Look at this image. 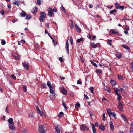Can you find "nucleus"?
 Listing matches in <instances>:
<instances>
[{
    "label": "nucleus",
    "mask_w": 133,
    "mask_h": 133,
    "mask_svg": "<svg viewBox=\"0 0 133 133\" xmlns=\"http://www.w3.org/2000/svg\"><path fill=\"white\" fill-rule=\"evenodd\" d=\"M40 14L41 15L39 17V19L41 22H44V20L46 17V14L44 12H41Z\"/></svg>",
    "instance_id": "f257e3e1"
},
{
    "label": "nucleus",
    "mask_w": 133,
    "mask_h": 133,
    "mask_svg": "<svg viewBox=\"0 0 133 133\" xmlns=\"http://www.w3.org/2000/svg\"><path fill=\"white\" fill-rule=\"evenodd\" d=\"M38 131L40 133H45L44 125H40L38 127Z\"/></svg>",
    "instance_id": "f03ea898"
},
{
    "label": "nucleus",
    "mask_w": 133,
    "mask_h": 133,
    "mask_svg": "<svg viewBox=\"0 0 133 133\" xmlns=\"http://www.w3.org/2000/svg\"><path fill=\"white\" fill-rule=\"evenodd\" d=\"M115 5L117 9H120L121 10H122L124 9V6L121 5L117 2L115 3Z\"/></svg>",
    "instance_id": "7ed1b4c3"
},
{
    "label": "nucleus",
    "mask_w": 133,
    "mask_h": 133,
    "mask_svg": "<svg viewBox=\"0 0 133 133\" xmlns=\"http://www.w3.org/2000/svg\"><path fill=\"white\" fill-rule=\"evenodd\" d=\"M48 15L49 16L51 17L54 13L52 11V9L50 7L48 8Z\"/></svg>",
    "instance_id": "20e7f679"
},
{
    "label": "nucleus",
    "mask_w": 133,
    "mask_h": 133,
    "mask_svg": "<svg viewBox=\"0 0 133 133\" xmlns=\"http://www.w3.org/2000/svg\"><path fill=\"white\" fill-rule=\"evenodd\" d=\"M69 39H68L66 43L65 48L66 50V52L68 55L69 54V44L68 43Z\"/></svg>",
    "instance_id": "39448f33"
},
{
    "label": "nucleus",
    "mask_w": 133,
    "mask_h": 133,
    "mask_svg": "<svg viewBox=\"0 0 133 133\" xmlns=\"http://www.w3.org/2000/svg\"><path fill=\"white\" fill-rule=\"evenodd\" d=\"M22 64L23 66L26 70H28L29 69V64L27 62H23Z\"/></svg>",
    "instance_id": "423d86ee"
},
{
    "label": "nucleus",
    "mask_w": 133,
    "mask_h": 133,
    "mask_svg": "<svg viewBox=\"0 0 133 133\" xmlns=\"http://www.w3.org/2000/svg\"><path fill=\"white\" fill-rule=\"evenodd\" d=\"M80 129L82 130H89V127L84 125H81Z\"/></svg>",
    "instance_id": "0eeeda50"
},
{
    "label": "nucleus",
    "mask_w": 133,
    "mask_h": 133,
    "mask_svg": "<svg viewBox=\"0 0 133 133\" xmlns=\"http://www.w3.org/2000/svg\"><path fill=\"white\" fill-rule=\"evenodd\" d=\"M118 109L121 111H123V105L121 103L119 102L118 103Z\"/></svg>",
    "instance_id": "6e6552de"
},
{
    "label": "nucleus",
    "mask_w": 133,
    "mask_h": 133,
    "mask_svg": "<svg viewBox=\"0 0 133 133\" xmlns=\"http://www.w3.org/2000/svg\"><path fill=\"white\" fill-rule=\"evenodd\" d=\"M53 87H51L49 88L50 91V93L51 94H52L54 96H55L56 95V94L54 92V90H53L52 89L53 88Z\"/></svg>",
    "instance_id": "1a4fd4ad"
},
{
    "label": "nucleus",
    "mask_w": 133,
    "mask_h": 133,
    "mask_svg": "<svg viewBox=\"0 0 133 133\" xmlns=\"http://www.w3.org/2000/svg\"><path fill=\"white\" fill-rule=\"evenodd\" d=\"M75 26L77 31L78 32H81V29L79 27V26L77 24H76L75 25Z\"/></svg>",
    "instance_id": "9d476101"
},
{
    "label": "nucleus",
    "mask_w": 133,
    "mask_h": 133,
    "mask_svg": "<svg viewBox=\"0 0 133 133\" xmlns=\"http://www.w3.org/2000/svg\"><path fill=\"white\" fill-rule=\"evenodd\" d=\"M98 127L99 129H101L103 131H104L105 130V127L103 124H101L99 125Z\"/></svg>",
    "instance_id": "9b49d317"
},
{
    "label": "nucleus",
    "mask_w": 133,
    "mask_h": 133,
    "mask_svg": "<svg viewBox=\"0 0 133 133\" xmlns=\"http://www.w3.org/2000/svg\"><path fill=\"white\" fill-rule=\"evenodd\" d=\"M115 55L117 58L118 59L121 58L122 55L121 53L118 52H116Z\"/></svg>",
    "instance_id": "f8f14e48"
},
{
    "label": "nucleus",
    "mask_w": 133,
    "mask_h": 133,
    "mask_svg": "<svg viewBox=\"0 0 133 133\" xmlns=\"http://www.w3.org/2000/svg\"><path fill=\"white\" fill-rule=\"evenodd\" d=\"M9 127L10 129L12 130H14L15 128V125L14 124H9Z\"/></svg>",
    "instance_id": "ddd939ff"
},
{
    "label": "nucleus",
    "mask_w": 133,
    "mask_h": 133,
    "mask_svg": "<svg viewBox=\"0 0 133 133\" xmlns=\"http://www.w3.org/2000/svg\"><path fill=\"white\" fill-rule=\"evenodd\" d=\"M107 113L108 114L110 117L111 115L112 112H111V109H107Z\"/></svg>",
    "instance_id": "4468645a"
},
{
    "label": "nucleus",
    "mask_w": 133,
    "mask_h": 133,
    "mask_svg": "<svg viewBox=\"0 0 133 133\" xmlns=\"http://www.w3.org/2000/svg\"><path fill=\"white\" fill-rule=\"evenodd\" d=\"M90 44L92 48H95L97 47V45L96 44H95L93 42H91Z\"/></svg>",
    "instance_id": "2eb2a0df"
},
{
    "label": "nucleus",
    "mask_w": 133,
    "mask_h": 133,
    "mask_svg": "<svg viewBox=\"0 0 133 133\" xmlns=\"http://www.w3.org/2000/svg\"><path fill=\"white\" fill-rule=\"evenodd\" d=\"M58 125H56L55 126V129L56 130V132L57 133H60V130L58 128Z\"/></svg>",
    "instance_id": "dca6fc26"
},
{
    "label": "nucleus",
    "mask_w": 133,
    "mask_h": 133,
    "mask_svg": "<svg viewBox=\"0 0 133 133\" xmlns=\"http://www.w3.org/2000/svg\"><path fill=\"white\" fill-rule=\"evenodd\" d=\"M110 83L112 86L115 85L117 84V82L114 80L112 79L111 80Z\"/></svg>",
    "instance_id": "f3484780"
},
{
    "label": "nucleus",
    "mask_w": 133,
    "mask_h": 133,
    "mask_svg": "<svg viewBox=\"0 0 133 133\" xmlns=\"http://www.w3.org/2000/svg\"><path fill=\"white\" fill-rule=\"evenodd\" d=\"M109 124L110 126L111 129L112 131H113L114 130V126L113 125V123L111 121L109 122Z\"/></svg>",
    "instance_id": "a211bd4d"
},
{
    "label": "nucleus",
    "mask_w": 133,
    "mask_h": 133,
    "mask_svg": "<svg viewBox=\"0 0 133 133\" xmlns=\"http://www.w3.org/2000/svg\"><path fill=\"white\" fill-rule=\"evenodd\" d=\"M26 12L23 11H22L21 14V16L22 17H24L26 16Z\"/></svg>",
    "instance_id": "6ab92c4d"
},
{
    "label": "nucleus",
    "mask_w": 133,
    "mask_h": 133,
    "mask_svg": "<svg viewBox=\"0 0 133 133\" xmlns=\"http://www.w3.org/2000/svg\"><path fill=\"white\" fill-rule=\"evenodd\" d=\"M8 122L10 124H14L13 119L12 118H10L8 119Z\"/></svg>",
    "instance_id": "aec40b11"
},
{
    "label": "nucleus",
    "mask_w": 133,
    "mask_h": 133,
    "mask_svg": "<svg viewBox=\"0 0 133 133\" xmlns=\"http://www.w3.org/2000/svg\"><path fill=\"white\" fill-rule=\"evenodd\" d=\"M34 11L32 12L33 14H34L36 13L38 11V8L36 6H35L34 8Z\"/></svg>",
    "instance_id": "412c9836"
},
{
    "label": "nucleus",
    "mask_w": 133,
    "mask_h": 133,
    "mask_svg": "<svg viewBox=\"0 0 133 133\" xmlns=\"http://www.w3.org/2000/svg\"><path fill=\"white\" fill-rule=\"evenodd\" d=\"M47 85L49 88L52 87H54V86L52 84L51 85V84L50 82L49 81H47Z\"/></svg>",
    "instance_id": "4be33fe9"
},
{
    "label": "nucleus",
    "mask_w": 133,
    "mask_h": 133,
    "mask_svg": "<svg viewBox=\"0 0 133 133\" xmlns=\"http://www.w3.org/2000/svg\"><path fill=\"white\" fill-rule=\"evenodd\" d=\"M110 31L111 33L114 34H117L118 33V31H116L114 29L111 30Z\"/></svg>",
    "instance_id": "5701e85b"
},
{
    "label": "nucleus",
    "mask_w": 133,
    "mask_h": 133,
    "mask_svg": "<svg viewBox=\"0 0 133 133\" xmlns=\"http://www.w3.org/2000/svg\"><path fill=\"white\" fill-rule=\"evenodd\" d=\"M92 131L93 133H96L95 127L93 124H92Z\"/></svg>",
    "instance_id": "b1692460"
},
{
    "label": "nucleus",
    "mask_w": 133,
    "mask_h": 133,
    "mask_svg": "<svg viewBox=\"0 0 133 133\" xmlns=\"http://www.w3.org/2000/svg\"><path fill=\"white\" fill-rule=\"evenodd\" d=\"M61 91L62 92V93L64 95H66L67 94V91L65 89H62L61 90Z\"/></svg>",
    "instance_id": "393cba45"
},
{
    "label": "nucleus",
    "mask_w": 133,
    "mask_h": 133,
    "mask_svg": "<svg viewBox=\"0 0 133 133\" xmlns=\"http://www.w3.org/2000/svg\"><path fill=\"white\" fill-rule=\"evenodd\" d=\"M64 114V113L62 112H60L59 114L57 116L59 118H60L62 117L63 115Z\"/></svg>",
    "instance_id": "a878e982"
},
{
    "label": "nucleus",
    "mask_w": 133,
    "mask_h": 133,
    "mask_svg": "<svg viewBox=\"0 0 133 133\" xmlns=\"http://www.w3.org/2000/svg\"><path fill=\"white\" fill-rule=\"evenodd\" d=\"M122 47L128 50L130 49L129 47L128 46L126 45H122Z\"/></svg>",
    "instance_id": "bb28decb"
},
{
    "label": "nucleus",
    "mask_w": 133,
    "mask_h": 133,
    "mask_svg": "<svg viewBox=\"0 0 133 133\" xmlns=\"http://www.w3.org/2000/svg\"><path fill=\"white\" fill-rule=\"evenodd\" d=\"M121 116L124 121L125 122L127 121V119L124 115L122 114L121 115Z\"/></svg>",
    "instance_id": "cd10ccee"
},
{
    "label": "nucleus",
    "mask_w": 133,
    "mask_h": 133,
    "mask_svg": "<svg viewBox=\"0 0 133 133\" xmlns=\"http://www.w3.org/2000/svg\"><path fill=\"white\" fill-rule=\"evenodd\" d=\"M104 89V90H105V91H108L109 93H110V89L108 87H106V88H105Z\"/></svg>",
    "instance_id": "c85d7f7f"
},
{
    "label": "nucleus",
    "mask_w": 133,
    "mask_h": 133,
    "mask_svg": "<svg viewBox=\"0 0 133 133\" xmlns=\"http://www.w3.org/2000/svg\"><path fill=\"white\" fill-rule=\"evenodd\" d=\"M116 95H117L118 97L117 99L119 101H120L121 100V97H122L121 95L120 94H119Z\"/></svg>",
    "instance_id": "c756f323"
},
{
    "label": "nucleus",
    "mask_w": 133,
    "mask_h": 133,
    "mask_svg": "<svg viewBox=\"0 0 133 133\" xmlns=\"http://www.w3.org/2000/svg\"><path fill=\"white\" fill-rule=\"evenodd\" d=\"M62 105L64 107L65 109H67V107L66 106L65 103V102H64L63 101H62Z\"/></svg>",
    "instance_id": "7c9ffc66"
},
{
    "label": "nucleus",
    "mask_w": 133,
    "mask_h": 133,
    "mask_svg": "<svg viewBox=\"0 0 133 133\" xmlns=\"http://www.w3.org/2000/svg\"><path fill=\"white\" fill-rule=\"evenodd\" d=\"M26 18H25V19H30L32 17L30 15H26Z\"/></svg>",
    "instance_id": "2f4dec72"
},
{
    "label": "nucleus",
    "mask_w": 133,
    "mask_h": 133,
    "mask_svg": "<svg viewBox=\"0 0 133 133\" xmlns=\"http://www.w3.org/2000/svg\"><path fill=\"white\" fill-rule=\"evenodd\" d=\"M83 38L81 37L80 39H77V43H79L80 42H81L83 41Z\"/></svg>",
    "instance_id": "473e14b6"
},
{
    "label": "nucleus",
    "mask_w": 133,
    "mask_h": 133,
    "mask_svg": "<svg viewBox=\"0 0 133 133\" xmlns=\"http://www.w3.org/2000/svg\"><path fill=\"white\" fill-rule=\"evenodd\" d=\"M114 89L115 90V95H116L118 94V93L119 90V89L117 88H116L115 89L114 88Z\"/></svg>",
    "instance_id": "72a5a7b5"
},
{
    "label": "nucleus",
    "mask_w": 133,
    "mask_h": 133,
    "mask_svg": "<svg viewBox=\"0 0 133 133\" xmlns=\"http://www.w3.org/2000/svg\"><path fill=\"white\" fill-rule=\"evenodd\" d=\"M117 11V10L115 9L111 11L110 12V14H112L114 12H116Z\"/></svg>",
    "instance_id": "f704fd0d"
},
{
    "label": "nucleus",
    "mask_w": 133,
    "mask_h": 133,
    "mask_svg": "<svg viewBox=\"0 0 133 133\" xmlns=\"http://www.w3.org/2000/svg\"><path fill=\"white\" fill-rule=\"evenodd\" d=\"M118 78L119 80H122L123 79L122 76L121 75H118Z\"/></svg>",
    "instance_id": "c9c22d12"
},
{
    "label": "nucleus",
    "mask_w": 133,
    "mask_h": 133,
    "mask_svg": "<svg viewBox=\"0 0 133 133\" xmlns=\"http://www.w3.org/2000/svg\"><path fill=\"white\" fill-rule=\"evenodd\" d=\"M69 39L71 44V45H72L73 44V41L72 37L71 36H70V37Z\"/></svg>",
    "instance_id": "e433bc0d"
},
{
    "label": "nucleus",
    "mask_w": 133,
    "mask_h": 133,
    "mask_svg": "<svg viewBox=\"0 0 133 133\" xmlns=\"http://www.w3.org/2000/svg\"><path fill=\"white\" fill-rule=\"evenodd\" d=\"M112 116L114 117L115 119H116V114L114 113V112H112Z\"/></svg>",
    "instance_id": "4c0bfd02"
},
{
    "label": "nucleus",
    "mask_w": 133,
    "mask_h": 133,
    "mask_svg": "<svg viewBox=\"0 0 133 133\" xmlns=\"http://www.w3.org/2000/svg\"><path fill=\"white\" fill-rule=\"evenodd\" d=\"M29 117L31 118L34 117L33 113H30L29 114Z\"/></svg>",
    "instance_id": "58836bf2"
},
{
    "label": "nucleus",
    "mask_w": 133,
    "mask_h": 133,
    "mask_svg": "<svg viewBox=\"0 0 133 133\" xmlns=\"http://www.w3.org/2000/svg\"><path fill=\"white\" fill-rule=\"evenodd\" d=\"M96 71L97 73H98L100 74L102 73V71L101 70L96 69Z\"/></svg>",
    "instance_id": "ea45409f"
},
{
    "label": "nucleus",
    "mask_w": 133,
    "mask_h": 133,
    "mask_svg": "<svg viewBox=\"0 0 133 133\" xmlns=\"http://www.w3.org/2000/svg\"><path fill=\"white\" fill-rule=\"evenodd\" d=\"M13 4H14L17 5L18 6H19L20 4V3H19V2L18 1H15V2H14Z\"/></svg>",
    "instance_id": "a19ab883"
},
{
    "label": "nucleus",
    "mask_w": 133,
    "mask_h": 133,
    "mask_svg": "<svg viewBox=\"0 0 133 133\" xmlns=\"http://www.w3.org/2000/svg\"><path fill=\"white\" fill-rule=\"evenodd\" d=\"M23 91L24 92H25L26 91V89H27V87L24 86L23 85Z\"/></svg>",
    "instance_id": "79ce46f5"
},
{
    "label": "nucleus",
    "mask_w": 133,
    "mask_h": 133,
    "mask_svg": "<svg viewBox=\"0 0 133 133\" xmlns=\"http://www.w3.org/2000/svg\"><path fill=\"white\" fill-rule=\"evenodd\" d=\"M125 29L127 31H128L129 29V28L128 25H125Z\"/></svg>",
    "instance_id": "37998d69"
},
{
    "label": "nucleus",
    "mask_w": 133,
    "mask_h": 133,
    "mask_svg": "<svg viewBox=\"0 0 133 133\" xmlns=\"http://www.w3.org/2000/svg\"><path fill=\"white\" fill-rule=\"evenodd\" d=\"M11 77H12V78L13 79L15 80H16V77L13 74L11 75Z\"/></svg>",
    "instance_id": "c03bdc74"
},
{
    "label": "nucleus",
    "mask_w": 133,
    "mask_h": 133,
    "mask_svg": "<svg viewBox=\"0 0 133 133\" xmlns=\"http://www.w3.org/2000/svg\"><path fill=\"white\" fill-rule=\"evenodd\" d=\"M90 90L91 92L93 93H94L93 91L94 90V88L93 87H91L90 88Z\"/></svg>",
    "instance_id": "a18cd8bd"
},
{
    "label": "nucleus",
    "mask_w": 133,
    "mask_h": 133,
    "mask_svg": "<svg viewBox=\"0 0 133 133\" xmlns=\"http://www.w3.org/2000/svg\"><path fill=\"white\" fill-rule=\"evenodd\" d=\"M37 111L38 113L39 114L41 115H42L41 111H40L39 109L38 110H37Z\"/></svg>",
    "instance_id": "49530a36"
},
{
    "label": "nucleus",
    "mask_w": 133,
    "mask_h": 133,
    "mask_svg": "<svg viewBox=\"0 0 133 133\" xmlns=\"http://www.w3.org/2000/svg\"><path fill=\"white\" fill-rule=\"evenodd\" d=\"M6 43V42L5 40H2L1 41V44L2 45H4Z\"/></svg>",
    "instance_id": "de8ad7c7"
},
{
    "label": "nucleus",
    "mask_w": 133,
    "mask_h": 133,
    "mask_svg": "<svg viewBox=\"0 0 133 133\" xmlns=\"http://www.w3.org/2000/svg\"><path fill=\"white\" fill-rule=\"evenodd\" d=\"M28 131V130L26 129H24L23 130V131L24 133H26Z\"/></svg>",
    "instance_id": "09e8293b"
},
{
    "label": "nucleus",
    "mask_w": 133,
    "mask_h": 133,
    "mask_svg": "<svg viewBox=\"0 0 133 133\" xmlns=\"http://www.w3.org/2000/svg\"><path fill=\"white\" fill-rule=\"evenodd\" d=\"M0 13L2 15H3L4 14V11L3 10H1L0 11Z\"/></svg>",
    "instance_id": "8fccbe9b"
},
{
    "label": "nucleus",
    "mask_w": 133,
    "mask_h": 133,
    "mask_svg": "<svg viewBox=\"0 0 133 133\" xmlns=\"http://www.w3.org/2000/svg\"><path fill=\"white\" fill-rule=\"evenodd\" d=\"M42 85L43 87L44 88H46V85L44 83H43L42 84Z\"/></svg>",
    "instance_id": "3c124183"
},
{
    "label": "nucleus",
    "mask_w": 133,
    "mask_h": 133,
    "mask_svg": "<svg viewBox=\"0 0 133 133\" xmlns=\"http://www.w3.org/2000/svg\"><path fill=\"white\" fill-rule=\"evenodd\" d=\"M37 3L38 5H40L41 3V2L40 0H37Z\"/></svg>",
    "instance_id": "603ef678"
},
{
    "label": "nucleus",
    "mask_w": 133,
    "mask_h": 133,
    "mask_svg": "<svg viewBox=\"0 0 133 133\" xmlns=\"http://www.w3.org/2000/svg\"><path fill=\"white\" fill-rule=\"evenodd\" d=\"M87 37L90 39L91 38V36L90 34H88L87 36Z\"/></svg>",
    "instance_id": "864d4df0"
},
{
    "label": "nucleus",
    "mask_w": 133,
    "mask_h": 133,
    "mask_svg": "<svg viewBox=\"0 0 133 133\" xmlns=\"http://www.w3.org/2000/svg\"><path fill=\"white\" fill-rule=\"evenodd\" d=\"M84 98H86L87 99H89L88 96L85 94H84Z\"/></svg>",
    "instance_id": "5fc2aeb1"
},
{
    "label": "nucleus",
    "mask_w": 133,
    "mask_h": 133,
    "mask_svg": "<svg viewBox=\"0 0 133 133\" xmlns=\"http://www.w3.org/2000/svg\"><path fill=\"white\" fill-rule=\"evenodd\" d=\"M52 42L54 43V44L55 45H57V42L55 41L54 39H52Z\"/></svg>",
    "instance_id": "6e6d98bb"
},
{
    "label": "nucleus",
    "mask_w": 133,
    "mask_h": 133,
    "mask_svg": "<svg viewBox=\"0 0 133 133\" xmlns=\"http://www.w3.org/2000/svg\"><path fill=\"white\" fill-rule=\"evenodd\" d=\"M80 106V104L79 103H77L75 105L76 107H79Z\"/></svg>",
    "instance_id": "4d7b16f0"
},
{
    "label": "nucleus",
    "mask_w": 133,
    "mask_h": 133,
    "mask_svg": "<svg viewBox=\"0 0 133 133\" xmlns=\"http://www.w3.org/2000/svg\"><path fill=\"white\" fill-rule=\"evenodd\" d=\"M130 68L133 69V62H132L130 64Z\"/></svg>",
    "instance_id": "13d9d810"
},
{
    "label": "nucleus",
    "mask_w": 133,
    "mask_h": 133,
    "mask_svg": "<svg viewBox=\"0 0 133 133\" xmlns=\"http://www.w3.org/2000/svg\"><path fill=\"white\" fill-rule=\"evenodd\" d=\"M5 111L7 113H9V111L8 107H6L5 109Z\"/></svg>",
    "instance_id": "bf43d9fd"
},
{
    "label": "nucleus",
    "mask_w": 133,
    "mask_h": 133,
    "mask_svg": "<svg viewBox=\"0 0 133 133\" xmlns=\"http://www.w3.org/2000/svg\"><path fill=\"white\" fill-rule=\"evenodd\" d=\"M52 11H53L56 12L57 11V9L56 8L54 7L53 9H52Z\"/></svg>",
    "instance_id": "052dcab7"
},
{
    "label": "nucleus",
    "mask_w": 133,
    "mask_h": 133,
    "mask_svg": "<svg viewBox=\"0 0 133 133\" xmlns=\"http://www.w3.org/2000/svg\"><path fill=\"white\" fill-rule=\"evenodd\" d=\"M103 118L102 119V120L103 121H105V114H103Z\"/></svg>",
    "instance_id": "680f3d73"
},
{
    "label": "nucleus",
    "mask_w": 133,
    "mask_h": 133,
    "mask_svg": "<svg viewBox=\"0 0 133 133\" xmlns=\"http://www.w3.org/2000/svg\"><path fill=\"white\" fill-rule=\"evenodd\" d=\"M70 27L72 29L74 27L73 24L72 23H71V24L70 25Z\"/></svg>",
    "instance_id": "e2e57ef3"
},
{
    "label": "nucleus",
    "mask_w": 133,
    "mask_h": 133,
    "mask_svg": "<svg viewBox=\"0 0 133 133\" xmlns=\"http://www.w3.org/2000/svg\"><path fill=\"white\" fill-rule=\"evenodd\" d=\"M123 90V89L122 88H120L119 90V92L121 93L122 92V91Z\"/></svg>",
    "instance_id": "0e129e2a"
},
{
    "label": "nucleus",
    "mask_w": 133,
    "mask_h": 133,
    "mask_svg": "<svg viewBox=\"0 0 133 133\" xmlns=\"http://www.w3.org/2000/svg\"><path fill=\"white\" fill-rule=\"evenodd\" d=\"M59 60L61 62H63V58H62V57H60L59 58Z\"/></svg>",
    "instance_id": "69168bd1"
},
{
    "label": "nucleus",
    "mask_w": 133,
    "mask_h": 133,
    "mask_svg": "<svg viewBox=\"0 0 133 133\" xmlns=\"http://www.w3.org/2000/svg\"><path fill=\"white\" fill-rule=\"evenodd\" d=\"M82 83L81 81L78 80L77 81V84H81Z\"/></svg>",
    "instance_id": "338daca9"
},
{
    "label": "nucleus",
    "mask_w": 133,
    "mask_h": 133,
    "mask_svg": "<svg viewBox=\"0 0 133 133\" xmlns=\"http://www.w3.org/2000/svg\"><path fill=\"white\" fill-rule=\"evenodd\" d=\"M96 38V36H93L92 37V39L93 40H94Z\"/></svg>",
    "instance_id": "774afa93"
}]
</instances>
